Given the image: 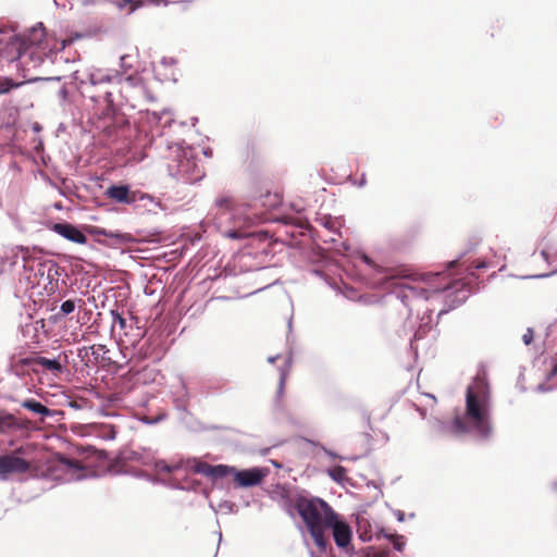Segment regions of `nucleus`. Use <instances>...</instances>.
<instances>
[{
    "mask_svg": "<svg viewBox=\"0 0 557 557\" xmlns=\"http://www.w3.org/2000/svg\"><path fill=\"white\" fill-rule=\"evenodd\" d=\"M75 310V301L74 300H65L62 305H61V311L64 313V314H70L72 313L73 311Z\"/></svg>",
    "mask_w": 557,
    "mask_h": 557,
    "instance_id": "27",
    "label": "nucleus"
},
{
    "mask_svg": "<svg viewBox=\"0 0 557 557\" xmlns=\"http://www.w3.org/2000/svg\"><path fill=\"white\" fill-rule=\"evenodd\" d=\"M113 2L120 9L128 7L129 8V12H133L136 9L140 8V7H144L145 4L158 5L161 2H166V0H113Z\"/></svg>",
    "mask_w": 557,
    "mask_h": 557,
    "instance_id": "16",
    "label": "nucleus"
},
{
    "mask_svg": "<svg viewBox=\"0 0 557 557\" xmlns=\"http://www.w3.org/2000/svg\"><path fill=\"white\" fill-rule=\"evenodd\" d=\"M484 267H485V263H484V262H481V263H478V264H476V269L484 268Z\"/></svg>",
    "mask_w": 557,
    "mask_h": 557,
    "instance_id": "43",
    "label": "nucleus"
},
{
    "mask_svg": "<svg viewBox=\"0 0 557 557\" xmlns=\"http://www.w3.org/2000/svg\"><path fill=\"white\" fill-rule=\"evenodd\" d=\"M109 437L114 438L115 437V430L113 426H108Z\"/></svg>",
    "mask_w": 557,
    "mask_h": 557,
    "instance_id": "37",
    "label": "nucleus"
},
{
    "mask_svg": "<svg viewBox=\"0 0 557 557\" xmlns=\"http://www.w3.org/2000/svg\"><path fill=\"white\" fill-rule=\"evenodd\" d=\"M445 274L441 272L419 274H408L406 271H396L387 276L391 282L393 292L401 300V302L409 307L413 299L429 298L430 292L438 293L444 292L453 286L450 283L435 284L436 281L445 278Z\"/></svg>",
    "mask_w": 557,
    "mask_h": 557,
    "instance_id": "4",
    "label": "nucleus"
},
{
    "mask_svg": "<svg viewBox=\"0 0 557 557\" xmlns=\"http://www.w3.org/2000/svg\"><path fill=\"white\" fill-rule=\"evenodd\" d=\"M301 447L302 449H311V450H319V449H323L325 450L324 447L322 446H319L318 444H314L313 442H310V441H307V440H302L301 441Z\"/></svg>",
    "mask_w": 557,
    "mask_h": 557,
    "instance_id": "31",
    "label": "nucleus"
},
{
    "mask_svg": "<svg viewBox=\"0 0 557 557\" xmlns=\"http://www.w3.org/2000/svg\"><path fill=\"white\" fill-rule=\"evenodd\" d=\"M332 457H339L342 460H345L346 458L342 457V455H337V454H334V455H331ZM349 460H356L357 458L356 457H351V458H348Z\"/></svg>",
    "mask_w": 557,
    "mask_h": 557,
    "instance_id": "40",
    "label": "nucleus"
},
{
    "mask_svg": "<svg viewBox=\"0 0 557 557\" xmlns=\"http://www.w3.org/2000/svg\"><path fill=\"white\" fill-rule=\"evenodd\" d=\"M456 263H457V261H451V262L449 263V267H454Z\"/></svg>",
    "mask_w": 557,
    "mask_h": 557,
    "instance_id": "46",
    "label": "nucleus"
},
{
    "mask_svg": "<svg viewBox=\"0 0 557 557\" xmlns=\"http://www.w3.org/2000/svg\"><path fill=\"white\" fill-rule=\"evenodd\" d=\"M98 233L106 237L113 238L116 243L121 244H126L134 240L133 236L129 233H114L106 230H101Z\"/></svg>",
    "mask_w": 557,
    "mask_h": 557,
    "instance_id": "20",
    "label": "nucleus"
},
{
    "mask_svg": "<svg viewBox=\"0 0 557 557\" xmlns=\"http://www.w3.org/2000/svg\"><path fill=\"white\" fill-rule=\"evenodd\" d=\"M21 406L34 413L40 414L41 417L52 416V411L48 407L33 398L23 400Z\"/></svg>",
    "mask_w": 557,
    "mask_h": 557,
    "instance_id": "17",
    "label": "nucleus"
},
{
    "mask_svg": "<svg viewBox=\"0 0 557 557\" xmlns=\"http://www.w3.org/2000/svg\"><path fill=\"white\" fill-rule=\"evenodd\" d=\"M122 455H85L82 460L71 459L66 455H53L40 475L64 481H78L106 474L124 472Z\"/></svg>",
    "mask_w": 557,
    "mask_h": 557,
    "instance_id": "1",
    "label": "nucleus"
},
{
    "mask_svg": "<svg viewBox=\"0 0 557 557\" xmlns=\"http://www.w3.org/2000/svg\"><path fill=\"white\" fill-rule=\"evenodd\" d=\"M90 349H91V354H92L94 356H96V358H98V357H99L100 351H102V352L107 351V349H106V346H104V345H92V346L90 347Z\"/></svg>",
    "mask_w": 557,
    "mask_h": 557,
    "instance_id": "33",
    "label": "nucleus"
},
{
    "mask_svg": "<svg viewBox=\"0 0 557 557\" xmlns=\"http://www.w3.org/2000/svg\"><path fill=\"white\" fill-rule=\"evenodd\" d=\"M327 530L332 532L333 539L338 548L343 549L347 554L352 553L354 549L350 546L352 536L351 529L345 521L339 519L337 513H335L334 520L326 525V531Z\"/></svg>",
    "mask_w": 557,
    "mask_h": 557,
    "instance_id": "7",
    "label": "nucleus"
},
{
    "mask_svg": "<svg viewBox=\"0 0 557 557\" xmlns=\"http://www.w3.org/2000/svg\"><path fill=\"white\" fill-rule=\"evenodd\" d=\"M28 361H30V357L22 358L17 361L13 362L10 367L11 372L17 376H24L25 368L32 366V363H28Z\"/></svg>",
    "mask_w": 557,
    "mask_h": 557,
    "instance_id": "21",
    "label": "nucleus"
},
{
    "mask_svg": "<svg viewBox=\"0 0 557 557\" xmlns=\"http://www.w3.org/2000/svg\"><path fill=\"white\" fill-rule=\"evenodd\" d=\"M47 54V48H34L24 46L18 66H21L23 71L37 69L44 63Z\"/></svg>",
    "mask_w": 557,
    "mask_h": 557,
    "instance_id": "11",
    "label": "nucleus"
},
{
    "mask_svg": "<svg viewBox=\"0 0 557 557\" xmlns=\"http://www.w3.org/2000/svg\"><path fill=\"white\" fill-rule=\"evenodd\" d=\"M264 197L265 199H269V202H262V205L268 207L269 209L277 207L281 202V198L277 194L272 195L270 193H267Z\"/></svg>",
    "mask_w": 557,
    "mask_h": 557,
    "instance_id": "25",
    "label": "nucleus"
},
{
    "mask_svg": "<svg viewBox=\"0 0 557 557\" xmlns=\"http://www.w3.org/2000/svg\"><path fill=\"white\" fill-rule=\"evenodd\" d=\"M30 463L17 455H0V480H7L11 474L24 473Z\"/></svg>",
    "mask_w": 557,
    "mask_h": 557,
    "instance_id": "9",
    "label": "nucleus"
},
{
    "mask_svg": "<svg viewBox=\"0 0 557 557\" xmlns=\"http://www.w3.org/2000/svg\"><path fill=\"white\" fill-rule=\"evenodd\" d=\"M271 463H272L274 467H276V468H281V467H282V465H281V463L276 462V461H274V460H271Z\"/></svg>",
    "mask_w": 557,
    "mask_h": 557,
    "instance_id": "42",
    "label": "nucleus"
},
{
    "mask_svg": "<svg viewBox=\"0 0 557 557\" xmlns=\"http://www.w3.org/2000/svg\"><path fill=\"white\" fill-rule=\"evenodd\" d=\"M139 458L138 459H143L144 455L143 454H139L137 455Z\"/></svg>",
    "mask_w": 557,
    "mask_h": 557,
    "instance_id": "48",
    "label": "nucleus"
},
{
    "mask_svg": "<svg viewBox=\"0 0 557 557\" xmlns=\"http://www.w3.org/2000/svg\"><path fill=\"white\" fill-rule=\"evenodd\" d=\"M154 467L158 472H165V473H175L182 469L181 463L169 465L163 460L156 461Z\"/></svg>",
    "mask_w": 557,
    "mask_h": 557,
    "instance_id": "22",
    "label": "nucleus"
},
{
    "mask_svg": "<svg viewBox=\"0 0 557 557\" xmlns=\"http://www.w3.org/2000/svg\"><path fill=\"white\" fill-rule=\"evenodd\" d=\"M451 426L456 434H463L470 430L482 436L491 433V394L484 377L475 376L468 386L465 417H456Z\"/></svg>",
    "mask_w": 557,
    "mask_h": 557,
    "instance_id": "2",
    "label": "nucleus"
},
{
    "mask_svg": "<svg viewBox=\"0 0 557 557\" xmlns=\"http://www.w3.org/2000/svg\"><path fill=\"white\" fill-rule=\"evenodd\" d=\"M51 230L70 242L81 245L87 243V236L71 223H54Z\"/></svg>",
    "mask_w": 557,
    "mask_h": 557,
    "instance_id": "13",
    "label": "nucleus"
},
{
    "mask_svg": "<svg viewBox=\"0 0 557 557\" xmlns=\"http://www.w3.org/2000/svg\"><path fill=\"white\" fill-rule=\"evenodd\" d=\"M289 515L296 510L304 520L314 544L321 552H326L329 541L325 535L326 525L335 518V511L321 498L306 495H296L285 502Z\"/></svg>",
    "mask_w": 557,
    "mask_h": 557,
    "instance_id": "3",
    "label": "nucleus"
},
{
    "mask_svg": "<svg viewBox=\"0 0 557 557\" xmlns=\"http://www.w3.org/2000/svg\"><path fill=\"white\" fill-rule=\"evenodd\" d=\"M44 267H46L48 269L49 275L51 274L52 271H53L54 275H59L60 267L57 262H54L52 260H48L44 263Z\"/></svg>",
    "mask_w": 557,
    "mask_h": 557,
    "instance_id": "29",
    "label": "nucleus"
},
{
    "mask_svg": "<svg viewBox=\"0 0 557 557\" xmlns=\"http://www.w3.org/2000/svg\"><path fill=\"white\" fill-rule=\"evenodd\" d=\"M113 323L119 324L121 329H125L126 326V320L116 311H111Z\"/></svg>",
    "mask_w": 557,
    "mask_h": 557,
    "instance_id": "30",
    "label": "nucleus"
},
{
    "mask_svg": "<svg viewBox=\"0 0 557 557\" xmlns=\"http://www.w3.org/2000/svg\"><path fill=\"white\" fill-rule=\"evenodd\" d=\"M28 363H32L33 367H40L44 372H50L54 376H59L65 370V364L67 363V355L62 352L53 359H49L42 356H34L30 357V361H28ZM33 372L39 373V370L33 368Z\"/></svg>",
    "mask_w": 557,
    "mask_h": 557,
    "instance_id": "8",
    "label": "nucleus"
},
{
    "mask_svg": "<svg viewBox=\"0 0 557 557\" xmlns=\"http://www.w3.org/2000/svg\"><path fill=\"white\" fill-rule=\"evenodd\" d=\"M534 332L532 329H528L522 336V341L525 345H530L533 341Z\"/></svg>",
    "mask_w": 557,
    "mask_h": 557,
    "instance_id": "32",
    "label": "nucleus"
},
{
    "mask_svg": "<svg viewBox=\"0 0 557 557\" xmlns=\"http://www.w3.org/2000/svg\"><path fill=\"white\" fill-rule=\"evenodd\" d=\"M361 557H396V556H394V554L392 553L391 549H381V550L371 549V550L367 552L364 555H362Z\"/></svg>",
    "mask_w": 557,
    "mask_h": 557,
    "instance_id": "24",
    "label": "nucleus"
},
{
    "mask_svg": "<svg viewBox=\"0 0 557 557\" xmlns=\"http://www.w3.org/2000/svg\"><path fill=\"white\" fill-rule=\"evenodd\" d=\"M17 84H14L9 78H0V94H4L10 91L13 87H16Z\"/></svg>",
    "mask_w": 557,
    "mask_h": 557,
    "instance_id": "26",
    "label": "nucleus"
},
{
    "mask_svg": "<svg viewBox=\"0 0 557 557\" xmlns=\"http://www.w3.org/2000/svg\"><path fill=\"white\" fill-rule=\"evenodd\" d=\"M66 44H67V41H66V40H63V41H62V47H61V48H62V49H64V48H65V46H66Z\"/></svg>",
    "mask_w": 557,
    "mask_h": 557,
    "instance_id": "44",
    "label": "nucleus"
},
{
    "mask_svg": "<svg viewBox=\"0 0 557 557\" xmlns=\"http://www.w3.org/2000/svg\"><path fill=\"white\" fill-rule=\"evenodd\" d=\"M25 40L20 36H12L8 41L0 45V62H18L25 46Z\"/></svg>",
    "mask_w": 557,
    "mask_h": 557,
    "instance_id": "10",
    "label": "nucleus"
},
{
    "mask_svg": "<svg viewBox=\"0 0 557 557\" xmlns=\"http://www.w3.org/2000/svg\"><path fill=\"white\" fill-rule=\"evenodd\" d=\"M227 237H230V238H240V237H243V234L238 230H233V231L227 232Z\"/></svg>",
    "mask_w": 557,
    "mask_h": 557,
    "instance_id": "35",
    "label": "nucleus"
},
{
    "mask_svg": "<svg viewBox=\"0 0 557 557\" xmlns=\"http://www.w3.org/2000/svg\"><path fill=\"white\" fill-rule=\"evenodd\" d=\"M23 424L12 413L0 411V433H9L14 430L22 429Z\"/></svg>",
    "mask_w": 557,
    "mask_h": 557,
    "instance_id": "15",
    "label": "nucleus"
},
{
    "mask_svg": "<svg viewBox=\"0 0 557 557\" xmlns=\"http://www.w3.org/2000/svg\"><path fill=\"white\" fill-rule=\"evenodd\" d=\"M539 388H540L541 391H548V388H545V387H544V385H540V386H539Z\"/></svg>",
    "mask_w": 557,
    "mask_h": 557,
    "instance_id": "45",
    "label": "nucleus"
},
{
    "mask_svg": "<svg viewBox=\"0 0 557 557\" xmlns=\"http://www.w3.org/2000/svg\"><path fill=\"white\" fill-rule=\"evenodd\" d=\"M193 470L215 482L218 480L232 476L236 488H247L258 486L270 474L269 467H252L248 469H237L226 465H210L201 460H194Z\"/></svg>",
    "mask_w": 557,
    "mask_h": 557,
    "instance_id": "5",
    "label": "nucleus"
},
{
    "mask_svg": "<svg viewBox=\"0 0 557 557\" xmlns=\"http://www.w3.org/2000/svg\"><path fill=\"white\" fill-rule=\"evenodd\" d=\"M363 260L367 264L369 265H372L373 264V261L368 257V256H363Z\"/></svg>",
    "mask_w": 557,
    "mask_h": 557,
    "instance_id": "39",
    "label": "nucleus"
},
{
    "mask_svg": "<svg viewBox=\"0 0 557 557\" xmlns=\"http://www.w3.org/2000/svg\"><path fill=\"white\" fill-rule=\"evenodd\" d=\"M25 40V47L46 48L44 46L46 41L45 28L40 25L39 27H33L27 35L21 36Z\"/></svg>",
    "mask_w": 557,
    "mask_h": 557,
    "instance_id": "14",
    "label": "nucleus"
},
{
    "mask_svg": "<svg viewBox=\"0 0 557 557\" xmlns=\"http://www.w3.org/2000/svg\"><path fill=\"white\" fill-rule=\"evenodd\" d=\"M557 373V363H555L550 369V376L555 375Z\"/></svg>",
    "mask_w": 557,
    "mask_h": 557,
    "instance_id": "38",
    "label": "nucleus"
},
{
    "mask_svg": "<svg viewBox=\"0 0 557 557\" xmlns=\"http://www.w3.org/2000/svg\"><path fill=\"white\" fill-rule=\"evenodd\" d=\"M326 473L336 483L344 484L347 481L346 469L342 466H335L333 468H327Z\"/></svg>",
    "mask_w": 557,
    "mask_h": 557,
    "instance_id": "19",
    "label": "nucleus"
},
{
    "mask_svg": "<svg viewBox=\"0 0 557 557\" xmlns=\"http://www.w3.org/2000/svg\"><path fill=\"white\" fill-rule=\"evenodd\" d=\"M83 453H94V454H97V453H106V451L104 450H97V449H94V450L85 449Z\"/></svg>",
    "mask_w": 557,
    "mask_h": 557,
    "instance_id": "41",
    "label": "nucleus"
},
{
    "mask_svg": "<svg viewBox=\"0 0 557 557\" xmlns=\"http://www.w3.org/2000/svg\"><path fill=\"white\" fill-rule=\"evenodd\" d=\"M215 206L218 208V214L220 216L226 215V220L234 226L249 227L267 220L263 215L250 214L248 212L250 210L249 206L237 202L228 195L218 197Z\"/></svg>",
    "mask_w": 557,
    "mask_h": 557,
    "instance_id": "6",
    "label": "nucleus"
},
{
    "mask_svg": "<svg viewBox=\"0 0 557 557\" xmlns=\"http://www.w3.org/2000/svg\"><path fill=\"white\" fill-rule=\"evenodd\" d=\"M405 537L401 535H396L393 537V547L395 550L401 552L405 547Z\"/></svg>",
    "mask_w": 557,
    "mask_h": 557,
    "instance_id": "28",
    "label": "nucleus"
},
{
    "mask_svg": "<svg viewBox=\"0 0 557 557\" xmlns=\"http://www.w3.org/2000/svg\"><path fill=\"white\" fill-rule=\"evenodd\" d=\"M317 222L332 234L330 236V240L335 242L336 238L333 235H339L338 221L336 219H333L331 215H323L319 218Z\"/></svg>",
    "mask_w": 557,
    "mask_h": 557,
    "instance_id": "18",
    "label": "nucleus"
},
{
    "mask_svg": "<svg viewBox=\"0 0 557 557\" xmlns=\"http://www.w3.org/2000/svg\"><path fill=\"white\" fill-rule=\"evenodd\" d=\"M394 515H395L396 519H397L399 522H403V521L405 520V513H404V511H401V510H396V511L394 512Z\"/></svg>",
    "mask_w": 557,
    "mask_h": 557,
    "instance_id": "36",
    "label": "nucleus"
},
{
    "mask_svg": "<svg viewBox=\"0 0 557 557\" xmlns=\"http://www.w3.org/2000/svg\"><path fill=\"white\" fill-rule=\"evenodd\" d=\"M210 507L214 510V512L220 511L223 513H233L236 511V505L231 500L220 502L216 508L212 504H210Z\"/></svg>",
    "mask_w": 557,
    "mask_h": 557,
    "instance_id": "23",
    "label": "nucleus"
},
{
    "mask_svg": "<svg viewBox=\"0 0 557 557\" xmlns=\"http://www.w3.org/2000/svg\"><path fill=\"white\" fill-rule=\"evenodd\" d=\"M13 453H15V454H18V453H21V448H18V449H15V450H14Z\"/></svg>",
    "mask_w": 557,
    "mask_h": 557,
    "instance_id": "47",
    "label": "nucleus"
},
{
    "mask_svg": "<svg viewBox=\"0 0 557 557\" xmlns=\"http://www.w3.org/2000/svg\"><path fill=\"white\" fill-rule=\"evenodd\" d=\"M285 381H286V374L283 372L280 377V384H278V389H277V394L280 397L283 394Z\"/></svg>",
    "mask_w": 557,
    "mask_h": 557,
    "instance_id": "34",
    "label": "nucleus"
},
{
    "mask_svg": "<svg viewBox=\"0 0 557 557\" xmlns=\"http://www.w3.org/2000/svg\"><path fill=\"white\" fill-rule=\"evenodd\" d=\"M106 195L116 202L127 205L146 198V195L139 191H132L126 185H112L106 190Z\"/></svg>",
    "mask_w": 557,
    "mask_h": 557,
    "instance_id": "12",
    "label": "nucleus"
}]
</instances>
